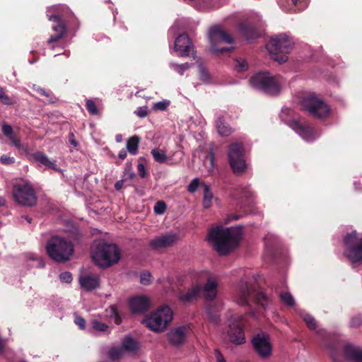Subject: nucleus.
I'll use <instances>...</instances> for the list:
<instances>
[{
  "instance_id": "obj_24",
  "label": "nucleus",
  "mask_w": 362,
  "mask_h": 362,
  "mask_svg": "<svg viewBox=\"0 0 362 362\" xmlns=\"http://www.w3.org/2000/svg\"><path fill=\"white\" fill-rule=\"evenodd\" d=\"M201 291V286L196 285L189 288L187 291H180L177 294V297L182 303H188L197 299L199 297Z\"/></svg>"
},
{
  "instance_id": "obj_4",
  "label": "nucleus",
  "mask_w": 362,
  "mask_h": 362,
  "mask_svg": "<svg viewBox=\"0 0 362 362\" xmlns=\"http://www.w3.org/2000/svg\"><path fill=\"white\" fill-rule=\"evenodd\" d=\"M95 262L103 268L110 267L117 264L120 258V250L115 244L100 243L92 251Z\"/></svg>"
},
{
  "instance_id": "obj_51",
  "label": "nucleus",
  "mask_w": 362,
  "mask_h": 362,
  "mask_svg": "<svg viewBox=\"0 0 362 362\" xmlns=\"http://www.w3.org/2000/svg\"><path fill=\"white\" fill-rule=\"evenodd\" d=\"M69 143L73 146L75 148H77L79 146L78 142L76 140L74 134L69 132L68 135Z\"/></svg>"
},
{
  "instance_id": "obj_40",
  "label": "nucleus",
  "mask_w": 362,
  "mask_h": 362,
  "mask_svg": "<svg viewBox=\"0 0 362 362\" xmlns=\"http://www.w3.org/2000/svg\"><path fill=\"white\" fill-rule=\"evenodd\" d=\"M86 107L88 112L91 115H97L99 113L98 109L95 102L90 99H87L86 103Z\"/></svg>"
},
{
  "instance_id": "obj_38",
  "label": "nucleus",
  "mask_w": 362,
  "mask_h": 362,
  "mask_svg": "<svg viewBox=\"0 0 362 362\" xmlns=\"http://www.w3.org/2000/svg\"><path fill=\"white\" fill-rule=\"evenodd\" d=\"M109 314L111 317L114 318V322L116 325L121 324L122 317L119 314L117 305H112L109 307Z\"/></svg>"
},
{
  "instance_id": "obj_19",
  "label": "nucleus",
  "mask_w": 362,
  "mask_h": 362,
  "mask_svg": "<svg viewBox=\"0 0 362 362\" xmlns=\"http://www.w3.org/2000/svg\"><path fill=\"white\" fill-rule=\"evenodd\" d=\"M291 128L303 139L310 141L315 139V130L306 122L293 120L291 123Z\"/></svg>"
},
{
  "instance_id": "obj_13",
  "label": "nucleus",
  "mask_w": 362,
  "mask_h": 362,
  "mask_svg": "<svg viewBox=\"0 0 362 362\" xmlns=\"http://www.w3.org/2000/svg\"><path fill=\"white\" fill-rule=\"evenodd\" d=\"M252 347L258 356L262 358H268L272 352L270 337L267 334H257L251 341Z\"/></svg>"
},
{
  "instance_id": "obj_5",
  "label": "nucleus",
  "mask_w": 362,
  "mask_h": 362,
  "mask_svg": "<svg viewBox=\"0 0 362 362\" xmlns=\"http://www.w3.org/2000/svg\"><path fill=\"white\" fill-rule=\"evenodd\" d=\"M12 197L21 206L32 207L36 205L37 197L33 186L26 180H16L13 185Z\"/></svg>"
},
{
  "instance_id": "obj_39",
  "label": "nucleus",
  "mask_w": 362,
  "mask_h": 362,
  "mask_svg": "<svg viewBox=\"0 0 362 362\" xmlns=\"http://www.w3.org/2000/svg\"><path fill=\"white\" fill-rule=\"evenodd\" d=\"M234 69L238 72H242L247 69V63L245 59L240 58L236 59L233 64Z\"/></svg>"
},
{
  "instance_id": "obj_55",
  "label": "nucleus",
  "mask_w": 362,
  "mask_h": 362,
  "mask_svg": "<svg viewBox=\"0 0 362 362\" xmlns=\"http://www.w3.org/2000/svg\"><path fill=\"white\" fill-rule=\"evenodd\" d=\"M189 64L185 63L180 65H175V69L180 74H183L184 71L189 68Z\"/></svg>"
},
{
  "instance_id": "obj_18",
  "label": "nucleus",
  "mask_w": 362,
  "mask_h": 362,
  "mask_svg": "<svg viewBox=\"0 0 362 362\" xmlns=\"http://www.w3.org/2000/svg\"><path fill=\"white\" fill-rule=\"evenodd\" d=\"M243 323L242 317H238V320H233L229 325L228 336L229 340L234 344L240 345L245 342V336L243 329Z\"/></svg>"
},
{
  "instance_id": "obj_9",
  "label": "nucleus",
  "mask_w": 362,
  "mask_h": 362,
  "mask_svg": "<svg viewBox=\"0 0 362 362\" xmlns=\"http://www.w3.org/2000/svg\"><path fill=\"white\" fill-rule=\"evenodd\" d=\"M250 83L255 88L264 93L276 95L280 93V85L275 76L268 72H259L250 78Z\"/></svg>"
},
{
  "instance_id": "obj_20",
  "label": "nucleus",
  "mask_w": 362,
  "mask_h": 362,
  "mask_svg": "<svg viewBox=\"0 0 362 362\" xmlns=\"http://www.w3.org/2000/svg\"><path fill=\"white\" fill-rule=\"evenodd\" d=\"M129 308L133 314H142L150 308L149 298L145 296H136L129 300Z\"/></svg>"
},
{
  "instance_id": "obj_44",
  "label": "nucleus",
  "mask_w": 362,
  "mask_h": 362,
  "mask_svg": "<svg viewBox=\"0 0 362 362\" xmlns=\"http://www.w3.org/2000/svg\"><path fill=\"white\" fill-rule=\"evenodd\" d=\"M0 100L4 105H12L13 100L6 95L2 88H0Z\"/></svg>"
},
{
  "instance_id": "obj_27",
  "label": "nucleus",
  "mask_w": 362,
  "mask_h": 362,
  "mask_svg": "<svg viewBox=\"0 0 362 362\" xmlns=\"http://www.w3.org/2000/svg\"><path fill=\"white\" fill-rule=\"evenodd\" d=\"M344 354L354 362H362V349L351 344H346L343 347Z\"/></svg>"
},
{
  "instance_id": "obj_30",
  "label": "nucleus",
  "mask_w": 362,
  "mask_h": 362,
  "mask_svg": "<svg viewBox=\"0 0 362 362\" xmlns=\"http://www.w3.org/2000/svg\"><path fill=\"white\" fill-rule=\"evenodd\" d=\"M218 133L223 136H228L233 133V129L225 121L223 116H218L216 121Z\"/></svg>"
},
{
  "instance_id": "obj_22",
  "label": "nucleus",
  "mask_w": 362,
  "mask_h": 362,
  "mask_svg": "<svg viewBox=\"0 0 362 362\" xmlns=\"http://www.w3.org/2000/svg\"><path fill=\"white\" fill-rule=\"evenodd\" d=\"M81 287L86 291H93L100 285V278L96 274H85L79 278Z\"/></svg>"
},
{
  "instance_id": "obj_17",
  "label": "nucleus",
  "mask_w": 362,
  "mask_h": 362,
  "mask_svg": "<svg viewBox=\"0 0 362 362\" xmlns=\"http://www.w3.org/2000/svg\"><path fill=\"white\" fill-rule=\"evenodd\" d=\"M48 12H52V14H47L49 21H62L67 23L71 21H74L76 17L73 12L66 5H55L49 8Z\"/></svg>"
},
{
  "instance_id": "obj_25",
  "label": "nucleus",
  "mask_w": 362,
  "mask_h": 362,
  "mask_svg": "<svg viewBox=\"0 0 362 362\" xmlns=\"http://www.w3.org/2000/svg\"><path fill=\"white\" fill-rule=\"evenodd\" d=\"M53 22L55 23V25H52V30L54 32V33L52 34L48 38L47 41V44H52L59 41L67 31L66 23L59 21Z\"/></svg>"
},
{
  "instance_id": "obj_29",
  "label": "nucleus",
  "mask_w": 362,
  "mask_h": 362,
  "mask_svg": "<svg viewBox=\"0 0 362 362\" xmlns=\"http://www.w3.org/2000/svg\"><path fill=\"white\" fill-rule=\"evenodd\" d=\"M33 158L36 161L46 166L47 168L55 171H59L56 160H49L44 153L40 151L36 152L34 153Z\"/></svg>"
},
{
  "instance_id": "obj_41",
  "label": "nucleus",
  "mask_w": 362,
  "mask_h": 362,
  "mask_svg": "<svg viewBox=\"0 0 362 362\" xmlns=\"http://www.w3.org/2000/svg\"><path fill=\"white\" fill-rule=\"evenodd\" d=\"M154 212L156 214L161 215L164 214L166 210V204L163 201H158L154 206Z\"/></svg>"
},
{
  "instance_id": "obj_35",
  "label": "nucleus",
  "mask_w": 362,
  "mask_h": 362,
  "mask_svg": "<svg viewBox=\"0 0 362 362\" xmlns=\"http://www.w3.org/2000/svg\"><path fill=\"white\" fill-rule=\"evenodd\" d=\"M301 317L305 322L308 328L311 330H315L317 327V323L313 316L308 313H304L301 315Z\"/></svg>"
},
{
  "instance_id": "obj_23",
  "label": "nucleus",
  "mask_w": 362,
  "mask_h": 362,
  "mask_svg": "<svg viewBox=\"0 0 362 362\" xmlns=\"http://www.w3.org/2000/svg\"><path fill=\"white\" fill-rule=\"evenodd\" d=\"M218 280L216 276H210L203 288L204 294L208 300H214L217 296Z\"/></svg>"
},
{
  "instance_id": "obj_61",
  "label": "nucleus",
  "mask_w": 362,
  "mask_h": 362,
  "mask_svg": "<svg viewBox=\"0 0 362 362\" xmlns=\"http://www.w3.org/2000/svg\"><path fill=\"white\" fill-rule=\"evenodd\" d=\"M241 217H242L241 215L232 214L230 216L229 218L231 220H233V221H237V220H239Z\"/></svg>"
},
{
  "instance_id": "obj_49",
  "label": "nucleus",
  "mask_w": 362,
  "mask_h": 362,
  "mask_svg": "<svg viewBox=\"0 0 362 362\" xmlns=\"http://www.w3.org/2000/svg\"><path fill=\"white\" fill-rule=\"evenodd\" d=\"M134 112L139 117L144 118L148 115V110L146 107H140Z\"/></svg>"
},
{
  "instance_id": "obj_1",
  "label": "nucleus",
  "mask_w": 362,
  "mask_h": 362,
  "mask_svg": "<svg viewBox=\"0 0 362 362\" xmlns=\"http://www.w3.org/2000/svg\"><path fill=\"white\" fill-rule=\"evenodd\" d=\"M242 238V228H222L221 226L210 230L208 240L220 255H226L238 247Z\"/></svg>"
},
{
  "instance_id": "obj_6",
  "label": "nucleus",
  "mask_w": 362,
  "mask_h": 362,
  "mask_svg": "<svg viewBox=\"0 0 362 362\" xmlns=\"http://www.w3.org/2000/svg\"><path fill=\"white\" fill-rule=\"evenodd\" d=\"M173 318V313L171 308L168 305H162L147 316L142 323L150 330L160 333L164 331Z\"/></svg>"
},
{
  "instance_id": "obj_52",
  "label": "nucleus",
  "mask_w": 362,
  "mask_h": 362,
  "mask_svg": "<svg viewBox=\"0 0 362 362\" xmlns=\"http://www.w3.org/2000/svg\"><path fill=\"white\" fill-rule=\"evenodd\" d=\"M137 168H138L139 175L141 177L144 178L147 176L148 173H147L144 164L139 163Z\"/></svg>"
},
{
  "instance_id": "obj_54",
  "label": "nucleus",
  "mask_w": 362,
  "mask_h": 362,
  "mask_svg": "<svg viewBox=\"0 0 362 362\" xmlns=\"http://www.w3.org/2000/svg\"><path fill=\"white\" fill-rule=\"evenodd\" d=\"M168 104L169 103L168 102L160 101L154 105V108L158 110H165L167 108Z\"/></svg>"
},
{
  "instance_id": "obj_56",
  "label": "nucleus",
  "mask_w": 362,
  "mask_h": 362,
  "mask_svg": "<svg viewBox=\"0 0 362 362\" xmlns=\"http://www.w3.org/2000/svg\"><path fill=\"white\" fill-rule=\"evenodd\" d=\"M214 355L216 362H226L224 356L221 354V351L218 349L214 350Z\"/></svg>"
},
{
  "instance_id": "obj_12",
  "label": "nucleus",
  "mask_w": 362,
  "mask_h": 362,
  "mask_svg": "<svg viewBox=\"0 0 362 362\" xmlns=\"http://www.w3.org/2000/svg\"><path fill=\"white\" fill-rule=\"evenodd\" d=\"M321 338L322 346L332 362H339V337L336 334H327L323 329L316 330Z\"/></svg>"
},
{
  "instance_id": "obj_21",
  "label": "nucleus",
  "mask_w": 362,
  "mask_h": 362,
  "mask_svg": "<svg viewBox=\"0 0 362 362\" xmlns=\"http://www.w3.org/2000/svg\"><path fill=\"white\" fill-rule=\"evenodd\" d=\"M175 50L180 52L182 57L189 56L190 52L194 50V46L187 34H181L176 38Z\"/></svg>"
},
{
  "instance_id": "obj_8",
  "label": "nucleus",
  "mask_w": 362,
  "mask_h": 362,
  "mask_svg": "<svg viewBox=\"0 0 362 362\" xmlns=\"http://www.w3.org/2000/svg\"><path fill=\"white\" fill-rule=\"evenodd\" d=\"M209 37L210 40V50L215 54L230 52L234 49L233 47H219L218 46V43L219 42H223L228 44H232L234 42L233 37L219 26L215 25L210 28Z\"/></svg>"
},
{
  "instance_id": "obj_64",
  "label": "nucleus",
  "mask_w": 362,
  "mask_h": 362,
  "mask_svg": "<svg viewBox=\"0 0 362 362\" xmlns=\"http://www.w3.org/2000/svg\"><path fill=\"white\" fill-rule=\"evenodd\" d=\"M6 204V199L0 196V206H4Z\"/></svg>"
},
{
  "instance_id": "obj_16",
  "label": "nucleus",
  "mask_w": 362,
  "mask_h": 362,
  "mask_svg": "<svg viewBox=\"0 0 362 362\" xmlns=\"http://www.w3.org/2000/svg\"><path fill=\"white\" fill-rule=\"evenodd\" d=\"M191 331L189 325L174 327L168 332L167 339L170 345L180 347L185 344Z\"/></svg>"
},
{
  "instance_id": "obj_47",
  "label": "nucleus",
  "mask_w": 362,
  "mask_h": 362,
  "mask_svg": "<svg viewBox=\"0 0 362 362\" xmlns=\"http://www.w3.org/2000/svg\"><path fill=\"white\" fill-rule=\"evenodd\" d=\"M59 279L62 282L70 283L72 281L73 277L70 272H64L60 274Z\"/></svg>"
},
{
  "instance_id": "obj_28",
  "label": "nucleus",
  "mask_w": 362,
  "mask_h": 362,
  "mask_svg": "<svg viewBox=\"0 0 362 362\" xmlns=\"http://www.w3.org/2000/svg\"><path fill=\"white\" fill-rule=\"evenodd\" d=\"M238 30L247 40H254L259 37L257 30L247 22L240 23L238 25Z\"/></svg>"
},
{
  "instance_id": "obj_31",
  "label": "nucleus",
  "mask_w": 362,
  "mask_h": 362,
  "mask_svg": "<svg viewBox=\"0 0 362 362\" xmlns=\"http://www.w3.org/2000/svg\"><path fill=\"white\" fill-rule=\"evenodd\" d=\"M140 143L139 136L134 135L130 137L127 141V149L132 155H136L138 153V148Z\"/></svg>"
},
{
  "instance_id": "obj_46",
  "label": "nucleus",
  "mask_w": 362,
  "mask_h": 362,
  "mask_svg": "<svg viewBox=\"0 0 362 362\" xmlns=\"http://www.w3.org/2000/svg\"><path fill=\"white\" fill-rule=\"evenodd\" d=\"M200 185L199 180L198 178H195L192 180V181L189 183L187 187V191L190 193H194L197 191L198 187Z\"/></svg>"
},
{
  "instance_id": "obj_14",
  "label": "nucleus",
  "mask_w": 362,
  "mask_h": 362,
  "mask_svg": "<svg viewBox=\"0 0 362 362\" xmlns=\"http://www.w3.org/2000/svg\"><path fill=\"white\" fill-rule=\"evenodd\" d=\"M357 233L353 232L345 238V243L349 245L347 257L353 263H362V238H356Z\"/></svg>"
},
{
  "instance_id": "obj_42",
  "label": "nucleus",
  "mask_w": 362,
  "mask_h": 362,
  "mask_svg": "<svg viewBox=\"0 0 362 362\" xmlns=\"http://www.w3.org/2000/svg\"><path fill=\"white\" fill-rule=\"evenodd\" d=\"M92 325L94 329L98 331L105 332L108 329V326L106 324L101 322L98 320H93L92 321Z\"/></svg>"
},
{
  "instance_id": "obj_37",
  "label": "nucleus",
  "mask_w": 362,
  "mask_h": 362,
  "mask_svg": "<svg viewBox=\"0 0 362 362\" xmlns=\"http://www.w3.org/2000/svg\"><path fill=\"white\" fill-rule=\"evenodd\" d=\"M281 300L288 306L293 307L295 300L292 295L288 292H281L279 295Z\"/></svg>"
},
{
  "instance_id": "obj_10",
  "label": "nucleus",
  "mask_w": 362,
  "mask_h": 362,
  "mask_svg": "<svg viewBox=\"0 0 362 362\" xmlns=\"http://www.w3.org/2000/svg\"><path fill=\"white\" fill-rule=\"evenodd\" d=\"M301 105L305 110L315 118L327 117L330 110L325 101L315 93H310L304 96L301 100Z\"/></svg>"
},
{
  "instance_id": "obj_48",
  "label": "nucleus",
  "mask_w": 362,
  "mask_h": 362,
  "mask_svg": "<svg viewBox=\"0 0 362 362\" xmlns=\"http://www.w3.org/2000/svg\"><path fill=\"white\" fill-rule=\"evenodd\" d=\"M0 161L2 164L4 165H11L14 163L15 158L13 157L8 156L7 155H2L0 158Z\"/></svg>"
},
{
  "instance_id": "obj_2",
  "label": "nucleus",
  "mask_w": 362,
  "mask_h": 362,
  "mask_svg": "<svg viewBox=\"0 0 362 362\" xmlns=\"http://www.w3.org/2000/svg\"><path fill=\"white\" fill-rule=\"evenodd\" d=\"M235 299L240 305L251 307L252 304H256L264 309H266L271 302L270 296L257 288L255 283L243 280L238 286Z\"/></svg>"
},
{
  "instance_id": "obj_36",
  "label": "nucleus",
  "mask_w": 362,
  "mask_h": 362,
  "mask_svg": "<svg viewBox=\"0 0 362 362\" xmlns=\"http://www.w3.org/2000/svg\"><path fill=\"white\" fill-rule=\"evenodd\" d=\"M124 354V351L122 346H115L110 349L109 357L113 361L120 359Z\"/></svg>"
},
{
  "instance_id": "obj_45",
  "label": "nucleus",
  "mask_w": 362,
  "mask_h": 362,
  "mask_svg": "<svg viewBox=\"0 0 362 362\" xmlns=\"http://www.w3.org/2000/svg\"><path fill=\"white\" fill-rule=\"evenodd\" d=\"M207 316L209 320L213 323H218L219 321V315L218 314L214 311L212 308H209L206 311Z\"/></svg>"
},
{
  "instance_id": "obj_7",
  "label": "nucleus",
  "mask_w": 362,
  "mask_h": 362,
  "mask_svg": "<svg viewBox=\"0 0 362 362\" xmlns=\"http://www.w3.org/2000/svg\"><path fill=\"white\" fill-rule=\"evenodd\" d=\"M293 41L285 34H280L272 38L266 45L267 49L272 55L274 60L279 64L286 62L288 54L293 48Z\"/></svg>"
},
{
  "instance_id": "obj_32",
  "label": "nucleus",
  "mask_w": 362,
  "mask_h": 362,
  "mask_svg": "<svg viewBox=\"0 0 362 362\" xmlns=\"http://www.w3.org/2000/svg\"><path fill=\"white\" fill-rule=\"evenodd\" d=\"M121 346L124 351L134 352L138 349L137 342L132 337H125L122 341Z\"/></svg>"
},
{
  "instance_id": "obj_26",
  "label": "nucleus",
  "mask_w": 362,
  "mask_h": 362,
  "mask_svg": "<svg viewBox=\"0 0 362 362\" xmlns=\"http://www.w3.org/2000/svg\"><path fill=\"white\" fill-rule=\"evenodd\" d=\"M1 132L16 148L25 151V148L21 144L20 139L16 136L13 132V127L10 124L4 122L1 127Z\"/></svg>"
},
{
  "instance_id": "obj_58",
  "label": "nucleus",
  "mask_w": 362,
  "mask_h": 362,
  "mask_svg": "<svg viewBox=\"0 0 362 362\" xmlns=\"http://www.w3.org/2000/svg\"><path fill=\"white\" fill-rule=\"evenodd\" d=\"M37 91L41 95H44L46 97H49V95H50L49 93H47L45 89H43L42 88H37Z\"/></svg>"
},
{
  "instance_id": "obj_33",
  "label": "nucleus",
  "mask_w": 362,
  "mask_h": 362,
  "mask_svg": "<svg viewBox=\"0 0 362 362\" xmlns=\"http://www.w3.org/2000/svg\"><path fill=\"white\" fill-rule=\"evenodd\" d=\"M202 186L204 187L203 206L205 209H209L211 206L213 193L209 185L203 183Z\"/></svg>"
},
{
  "instance_id": "obj_60",
  "label": "nucleus",
  "mask_w": 362,
  "mask_h": 362,
  "mask_svg": "<svg viewBox=\"0 0 362 362\" xmlns=\"http://www.w3.org/2000/svg\"><path fill=\"white\" fill-rule=\"evenodd\" d=\"M122 185H123V181H122V180L117 181V182L115 184V188L117 190H119V189H122Z\"/></svg>"
},
{
  "instance_id": "obj_63",
  "label": "nucleus",
  "mask_w": 362,
  "mask_h": 362,
  "mask_svg": "<svg viewBox=\"0 0 362 362\" xmlns=\"http://www.w3.org/2000/svg\"><path fill=\"white\" fill-rule=\"evenodd\" d=\"M199 71L202 73V74L203 76L204 75H206V71L204 67L202 65H199Z\"/></svg>"
},
{
  "instance_id": "obj_34",
  "label": "nucleus",
  "mask_w": 362,
  "mask_h": 362,
  "mask_svg": "<svg viewBox=\"0 0 362 362\" xmlns=\"http://www.w3.org/2000/svg\"><path fill=\"white\" fill-rule=\"evenodd\" d=\"M151 153L155 161L159 163H163L167 160V156L164 151L155 148L151 151Z\"/></svg>"
},
{
  "instance_id": "obj_11",
  "label": "nucleus",
  "mask_w": 362,
  "mask_h": 362,
  "mask_svg": "<svg viewBox=\"0 0 362 362\" xmlns=\"http://www.w3.org/2000/svg\"><path fill=\"white\" fill-rule=\"evenodd\" d=\"M245 151L241 143H232L228 146V160L233 173L238 175L243 173L247 168Z\"/></svg>"
},
{
  "instance_id": "obj_50",
  "label": "nucleus",
  "mask_w": 362,
  "mask_h": 362,
  "mask_svg": "<svg viewBox=\"0 0 362 362\" xmlns=\"http://www.w3.org/2000/svg\"><path fill=\"white\" fill-rule=\"evenodd\" d=\"M241 197H245L250 202H252V192L248 188H242L241 189Z\"/></svg>"
},
{
  "instance_id": "obj_53",
  "label": "nucleus",
  "mask_w": 362,
  "mask_h": 362,
  "mask_svg": "<svg viewBox=\"0 0 362 362\" xmlns=\"http://www.w3.org/2000/svg\"><path fill=\"white\" fill-rule=\"evenodd\" d=\"M74 322L81 329H85L86 320H84V318L77 316L74 320Z\"/></svg>"
},
{
  "instance_id": "obj_15",
  "label": "nucleus",
  "mask_w": 362,
  "mask_h": 362,
  "mask_svg": "<svg viewBox=\"0 0 362 362\" xmlns=\"http://www.w3.org/2000/svg\"><path fill=\"white\" fill-rule=\"evenodd\" d=\"M178 240L175 233H168L151 239L148 243L149 248L156 252H162L175 245Z\"/></svg>"
},
{
  "instance_id": "obj_3",
  "label": "nucleus",
  "mask_w": 362,
  "mask_h": 362,
  "mask_svg": "<svg viewBox=\"0 0 362 362\" xmlns=\"http://www.w3.org/2000/svg\"><path fill=\"white\" fill-rule=\"evenodd\" d=\"M45 249L47 255L52 260L59 263L70 260L74 252L72 243L58 235L52 236L48 240Z\"/></svg>"
},
{
  "instance_id": "obj_59",
  "label": "nucleus",
  "mask_w": 362,
  "mask_h": 362,
  "mask_svg": "<svg viewBox=\"0 0 362 362\" xmlns=\"http://www.w3.org/2000/svg\"><path fill=\"white\" fill-rule=\"evenodd\" d=\"M127 151L125 149H122L118 154V156L120 159L124 160L127 157Z\"/></svg>"
},
{
  "instance_id": "obj_57",
  "label": "nucleus",
  "mask_w": 362,
  "mask_h": 362,
  "mask_svg": "<svg viewBox=\"0 0 362 362\" xmlns=\"http://www.w3.org/2000/svg\"><path fill=\"white\" fill-rule=\"evenodd\" d=\"M207 158H209L210 161V165L211 168L214 167V163H215V155L214 153L211 151L209 153Z\"/></svg>"
},
{
  "instance_id": "obj_43",
  "label": "nucleus",
  "mask_w": 362,
  "mask_h": 362,
  "mask_svg": "<svg viewBox=\"0 0 362 362\" xmlns=\"http://www.w3.org/2000/svg\"><path fill=\"white\" fill-rule=\"evenodd\" d=\"M152 276L151 273L148 272H143L140 275V283L143 285H148L151 282Z\"/></svg>"
},
{
  "instance_id": "obj_62",
  "label": "nucleus",
  "mask_w": 362,
  "mask_h": 362,
  "mask_svg": "<svg viewBox=\"0 0 362 362\" xmlns=\"http://www.w3.org/2000/svg\"><path fill=\"white\" fill-rule=\"evenodd\" d=\"M292 4L295 6H298V4H301L303 0H291Z\"/></svg>"
}]
</instances>
